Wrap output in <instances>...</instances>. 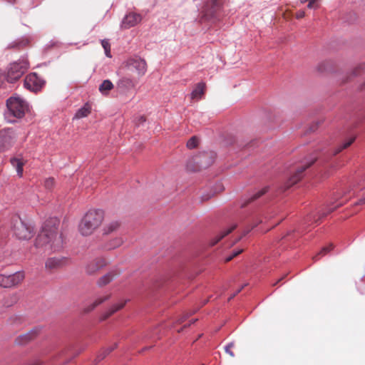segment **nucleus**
Here are the masks:
<instances>
[{"label": "nucleus", "instance_id": "72a5a7b5", "mask_svg": "<svg viewBox=\"0 0 365 365\" xmlns=\"http://www.w3.org/2000/svg\"><path fill=\"white\" fill-rule=\"evenodd\" d=\"M235 347V344L233 342H231L230 344H228L225 347V351L227 354H228L231 357H234L235 356V354L234 352L232 351V349Z\"/></svg>", "mask_w": 365, "mask_h": 365}, {"label": "nucleus", "instance_id": "2eb2a0df", "mask_svg": "<svg viewBox=\"0 0 365 365\" xmlns=\"http://www.w3.org/2000/svg\"><path fill=\"white\" fill-rule=\"evenodd\" d=\"M39 329L35 328L30 330L28 333L20 335L16 339V342L19 345L26 344L30 340L34 339L38 334Z\"/></svg>", "mask_w": 365, "mask_h": 365}, {"label": "nucleus", "instance_id": "9b49d317", "mask_svg": "<svg viewBox=\"0 0 365 365\" xmlns=\"http://www.w3.org/2000/svg\"><path fill=\"white\" fill-rule=\"evenodd\" d=\"M15 138V132L12 128H4L0 130V151L7 150Z\"/></svg>", "mask_w": 365, "mask_h": 365}, {"label": "nucleus", "instance_id": "4468645a", "mask_svg": "<svg viewBox=\"0 0 365 365\" xmlns=\"http://www.w3.org/2000/svg\"><path fill=\"white\" fill-rule=\"evenodd\" d=\"M142 21V16L139 14L130 12L123 18L121 27L123 29H130L136 26Z\"/></svg>", "mask_w": 365, "mask_h": 365}, {"label": "nucleus", "instance_id": "423d86ee", "mask_svg": "<svg viewBox=\"0 0 365 365\" xmlns=\"http://www.w3.org/2000/svg\"><path fill=\"white\" fill-rule=\"evenodd\" d=\"M222 4L220 0H210L202 8L200 21H215L219 15Z\"/></svg>", "mask_w": 365, "mask_h": 365}, {"label": "nucleus", "instance_id": "c756f323", "mask_svg": "<svg viewBox=\"0 0 365 365\" xmlns=\"http://www.w3.org/2000/svg\"><path fill=\"white\" fill-rule=\"evenodd\" d=\"M101 44H102L103 48H104L105 53H106V56H108V58H111L112 56L110 53V44H109L108 41L105 39L102 40Z\"/></svg>", "mask_w": 365, "mask_h": 365}, {"label": "nucleus", "instance_id": "ea45409f", "mask_svg": "<svg viewBox=\"0 0 365 365\" xmlns=\"http://www.w3.org/2000/svg\"><path fill=\"white\" fill-rule=\"evenodd\" d=\"M327 64V62H322L321 63L319 66H318V68L317 69L321 71V72H323L324 71H326V68H325V66Z\"/></svg>", "mask_w": 365, "mask_h": 365}, {"label": "nucleus", "instance_id": "bb28decb", "mask_svg": "<svg viewBox=\"0 0 365 365\" xmlns=\"http://www.w3.org/2000/svg\"><path fill=\"white\" fill-rule=\"evenodd\" d=\"M29 43L28 39H21L14 41L8 46L9 48H21L26 46Z\"/></svg>", "mask_w": 365, "mask_h": 365}, {"label": "nucleus", "instance_id": "f8f14e48", "mask_svg": "<svg viewBox=\"0 0 365 365\" xmlns=\"http://www.w3.org/2000/svg\"><path fill=\"white\" fill-rule=\"evenodd\" d=\"M316 160V158L312 160L310 162L306 163L304 165H302L299 168L296 173L290 177V178L287 180V182L284 185V191L288 190L292 185L296 184L299 180H300L303 176L304 171L310 167Z\"/></svg>", "mask_w": 365, "mask_h": 365}, {"label": "nucleus", "instance_id": "79ce46f5", "mask_svg": "<svg viewBox=\"0 0 365 365\" xmlns=\"http://www.w3.org/2000/svg\"><path fill=\"white\" fill-rule=\"evenodd\" d=\"M5 79V76L4 74L3 73V72H1L0 71V86L1 85V83L4 82Z\"/></svg>", "mask_w": 365, "mask_h": 365}, {"label": "nucleus", "instance_id": "c03bdc74", "mask_svg": "<svg viewBox=\"0 0 365 365\" xmlns=\"http://www.w3.org/2000/svg\"><path fill=\"white\" fill-rule=\"evenodd\" d=\"M357 204H358V205H364V204H365V197H364V198H361V199H360V200L357 202Z\"/></svg>", "mask_w": 365, "mask_h": 365}, {"label": "nucleus", "instance_id": "b1692460", "mask_svg": "<svg viewBox=\"0 0 365 365\" xmlns=\"http://www.w3.org/2000/svg\"><path fill=\"white\" fill-rule=\"evenodd\" d=\"M269 190V187H264L262 188L261 190L257 191L255 193H254L247 201L245 203L242 205V206H245L247 204L253 202L254 200H256L257 199L262 197L263 195H264Z\"/></svg>", "mask_w": 365, "mask_h": 365}, {"label": "nucleus", "instance_id": "c85d7f7f", "mask_svg": "<svg viewBox=\"0 0 365 365\" xmlns=\"http://www.w3.org/2000/svg\"><path fill=\"white\" fill-rule=\"evenodd\" d=\"M199 140L196 136H192L187 142V147L189 149H194L197 147Z\"/></svg>", "mask_w": 365, "mask_h": 365}, {"label": "nucleus", "instance_id": "393cba45", "mask_svg": "<svg viewBox=\"0 0 365 365\" xmlns=\"http://www.w3.org/2000/svg\"><path fill=\"white\" fill-rule=\"evenodd\" d=\"M108 299V296H105L102 297H99L97 299H96L93 303H91L89 306H88L86 308H85L86 312H89L93 310L99 304L103 303Z\"/></svg>", "mask_w": 365, "mask_h": 365}, {"label": "nucleus", "instance_id": "cd10ccee", "mask_svg": "<svg viewBox=\"0 0 365 365\" xmlns=\"http://www.w3.org/2000/svg\"><path fill=\"white\" fill-rule=\"evenodd\" d=\"M354 138H351L349 140H347L345 143H344L341 145L339 146L334 152V155H336L339 153L341 150L347 148L349 146H350L352 143L354 141Z\"/></svg>", "mask_w": 365, "mask_h": 365}, {"label": "nucleus", "instance_id": "a19ab883", "mask_svg": "<svg viewBox=\"0 0 365 365\" xmlns=\"http://www.w3.org/2000/svg\"><path fill=\"white\" fill-rule=\"evenodd\" d=\"M190 314H186L185 315H183L182 317H181L178 320V323H182L188 317H189Z\"/></svg>", "mask_w": 365, "mask_h": 365}, {"label": "nucleus", "instance_id": "49530a36", "mask_svg": "<svg viewBox=\"0 0 365 365\" xmlns=\"http://www.w3.org/2000/svg\"><path fill=\"white\" fill-rule=\"evenodd\" d=\"M145 116H140V117L139 118V122H140V123H143V122H145Z\"/></svg>", "mask_w": 365, "mask_h": 365}, {"label": "nucleus", "instance_id": "8fccbe9b", "mask_svg": "<svg viewBox=\"0 0 365 365\" xmlns=\"http://www.w3.org/2000/svg\"><path fill=\"white\" fill-rule=\"evenodd\" d=\"M309 0H300L301 3L304 4L305 2H308Z\"/></svg>", "mask_w": 365, "mask_h": 365}, {"label": "nucleus", "instance_id": "e433bc0d", "mask_svg": "<svg viewBox=\"0 0 365 365\" xmlns=\"http://www.w3.org/2000/svg\"><path fill=\"white\" fill-rule=\"evenodd\" d=\"M364 65H359L356 66L352 71V76H355L360 73V72L364 69Z\"/></svg>", "mask_w": 365, "mask_h": 365}, {"label": "nucleus", "instance_id": "de8ad7c7", "mask_svg": "<svg viewBox=\"0 0 365 365\" xmlns=\"http://www.w3.org/2000/svg\"><path fill=\"white\" fill-rule=\"evenodd\" d=\"M284 277H281L277 282L273 284V286H275L279 282L282 281L284 279Z\"/></svg>", "mask_w": 365, "mask_h": 365}, {"label": "nucleus", "instance_id": "39448f33", "mask_svg": "<svg viewBox=\"0 0 365 365\" xmlns=\"http://www.w3.org/2000/svg\"><path fill=\"white\" fill-rule=\"evenodd\" d=\"M136 84V81L129 78H120L115 90V98L122 103L129 101L135 95Z\"/></svg>", "mask_w": 365, "mask_h": 365}, {"label": "nucleus", "instance_id": "412c9836", "mask_svg": "<svg viewBox=\"0 0 365 365\" xmlns=\"http://www.w3.org/2000/svg\"><path fill=\"white\" fill-rule=\"evenodd\" d=\"M91 106L88 103H86L76 111L73 118L80 119L87 117L91 113Z\"/></svg>", "mask_w": 365, "mask_h": 365}, {"label": "nucleus", "instance_id": "0eeeda50", "mask_svg": "<svg viewBox=\"0 0 365 365\" xmlns=\"http://www.w3.org/2000/svg\"><path fill=\"white\" fill-rule=\"evenodd\" d=\"M29 62L25 58H21L10 64L6 79L10 83H14L19 80L28 70Z\"/></svg>", "mask_w": 365, "mask_h": 365}, {"label": "nucleus", "instance_id": "f257e3e1", "mask_svg": "<svg viewBox=\"0 0 365 365\" xmlns=\"http://www.w3.org/2000/svg\"><path fill=\"white\" fill-rule=\"evenodd\" d=\"M35 245L37 247H45L46 250L56 252L62 248L63 239L61 235H58L57 227H48L46 225L38 235Z\"/></svg>", "mask_w": 365, "mask_h": 365}, {"label": "nucleus", "instance_id": "58836bf2", "mask_svg": "<svg viewBox=\"0 0 365 365\" xmlns=\"http://www.w3.org/2000/svg\"><path fill=\"white\" fill-rule=\"evenodd\" d=\"M304 16H305V11H302V10L298 11L295 14L296 18L298 19L304 18Z\"/></svg>", "mask_w": 365, "mask_h": 365}, {"label": "nucleus", "instance_id": "473e14b6", "mask_svg": "<svg viewBox=\"0 0 365 365\" xmlns=\"http://www.w3.org/2000/svg\"><path fill=\"white\" fill-rule=\"evenodd\" d=\"M114 313V307H110L108 311L103 312L101 316V320L104 321Z\"/></svg>", "mask_w": 365, "mask_h": 365}, {"label": "nucleus", "instance_id": "a18cd8bd", "mask_svg": "<svg viewBox=\"0 0 365 365\" xmlns=\"http://www.w3.org/2000/svg\"><path fill=\"white\" fill-rule=\"evenodd\" d=\"M122 243H123L122 240H117L115 239V247H116V246H120V245H122Z\"/></svg>", "mask_w": 365, "mask_h": 365}, {"label": "nucleus", "instance_id": "3c124183", "mask_svg": "<svg viewBox=\"0 0 365 365\" xmlns=\"http://www.w3.org/2000/svg\"><path fill=\"white\" fill-rule=\"evenodd\" d=\"M334 210H336V207H334V209H331V212L334 211Z\"/></svg>", "mask_w": 365, "mask_h": 365}, {"label": "nucleus", "instance_id": "6e6552de", "mask_svg": "<svg viewBox=\"0 0 365 365\" xmlns=\"http://www.w3.org/2000/svg\"><path fill=\"white\" fill-rule=\"evenodd\" d=\"M127 68L132 73H135L138 76H143L147 71V63L145 61L139 56L129 58L120 67Z\"/></svg>", "mask_w": 365, "mask_h": 365}, {"label": "nucleus", "instance_id": "5701e85b", "mask_svg": "<svg viewBox=\"0 0 365 365\" xmlns=\"http://www.w3.org/2000/svg\"><path fill=\"white\" fill-rule=\"evenodd\" d=\"M114 231V222L110 220L105 224H103L101 228V234L103 237H107L113 233Z\"/></svg>", "mask_w": 365, "mask_h": 365}, {"label": "nucleus", "instance_id": "a211bd4d", "mask_svg": "<svg viewBox=\"0 0 365 365\" xmlns=\"http://www.w3.org/2000/svg\"><path fill=\"white\" fill-rule=\"evenodd\" d=\"M114 279V271H110L101 276L97 281V285L99 287H104L111 283Z\"/></svg>", "mask_w": 365, "mask_h": 365}, {"label": "nucleus", "instance_id": "f3484780", "mask_svg": "<svg viewBox=\"0 0 365 365\" xmlns=\"http://www.w3.org/2000/svg\"><path fill=\"white\" fill-rule=\"evenodd\" d=\"M65 259L63 257H51L46 262V267L49 269L60 268L63 265Z\"/></svg>", "mask_w": 365, "mask_h": 365}, {"label": "nucleus", "instance_id": "f03ea898", "mask_svg": "<svg viewBox=\"0 0 365 365\" xmlns=\"http://www.w3.org/2000/svg\"><path fill=\"white\" fill-rule=\"evenodd\" d=\"M105 212L101 209L88 210L78 225V230L83 236L92 235L106 220Z\"/></svg>", "mask_w": 365, "mask_h": 365}, {"label": "nucleus", "instance_id": "7c9ffc66", "mask_svg": "<svg viewBox=\"0 0 365 365\" xmlns=\"http://www.w3.org/2000/svg\"><path fill=\"white\" fill-rule=\"evenodd\" d=\"M209 154L205 153L202 156H200L198 158H197V162L201 165L202 167H207L212 163V159H210L209 162L207 163H203V159L206 158Z\"/></svg>", "mask_w": 365, "mask_h": 365}, {"label": "nucleus", "instance_id": "37998d69", "mask_svg": "<svg viewBox=\"0 0 365 365\" xmlns=\"http://www.w3.org/2000/svg\"><path fill=\"white\" fill-rule=\"evenodd\" d=\"M106 356V354H100L99 356H97V359L96 360L98 361H100L101 360H102L103 359H104V357Z\"/></svg>", "mask_w": 365, "mask_h": 365}, {"label": "nucleus", "instance_id": "4be33fe9", "mask_svg": "<svg viewBox=\"0 0 365 365\" xmlns=\"http://www.w3.org/2000/svg\"><path fill=\"white\" fill-rule=\"evenodd\" d=\"M113 88V84L110 80H104L99 86V91L103 96L108 95Z\"/></svg>", "mask_w": 365, "mask_h": 365}, {"label": "nucleus", "instance_id": "7ed1b4c3", "mask_svg": "<svg viewBox=\"0 0 365 365\" xmlns=\"http://www.w3.org/2000/svg\"><path fill=\"white\" fill-rule=\"evenodd\" d=\"M6 110L4 112L5 120L11 123L22 118L29 110L28 103L19 96H11L6 100Z\"/></svg>", "mask_w": 365, "mask_h": 365}, {"label": "nucleus", "instance_id": "4c0bfd02", "mask_svg": "<svg viewBox=\"0 0 365 365\" xmlns=\"http://www.w3.org/2000/svg\"><path fill=\"white\" fill-rule=\"evenodd\" d=\"M126 302H127L126 300H122L120 302H118V304L115 303V312L121 309L125 306Z\"/></svg>", "mask_w": 365, "mask_h": 365}, {"label": "nucleus", "instance_id": "aec40b11", "mask_svg": "<svg viewBox=\"0 0 365 365\" xmlns=\"http://www.w3.org/2000/svg\"><path fill=\"white\" fill-rule=\"evenodd\" d=\"M236 228V225H232L230 227L227 229L226 230L222 232L220 234L215 236L214 238H212L210 240V245L214 246L218 242H220L223 237H225L226 235L232 232Z\"/></svg>", "mask_w": 365, "mask_h": 365}, {"label": "nucleus", "instance_id": "ddd939ff", "mask_svg": "<svg viewBox=\"0 0 365 365\" xmlns=\"http://www.w3.org/2000/svg\"><path fill=\"white\" fill-rule=\"evenodd\" d=\"M107 264V261L103 257H97L89 261L85 267L86 272L88 274H93L99 269H102Z\"/></svg>", "mask_w": 365, "mask_h": 365}, {"label": "nucleus", "instance_id": "603ef678", "mask_svg": "<svg viewBox=\"0 0 365 365\" xmlns=\"http://www.w3.org/2000/svg\"><path fill=\"white\" fill-rule=\"evenodd\" d=\"M334 210H336V207H334V209H331V212L334 211Z\"/></svg>", "mask_w": 365, "mask_h": 365}, {"label": "nucleus", "instance_id": "c9c22d12", "mask_svg": "<svg viewBox=\"0 0 365 365\" xmlns=\"http://www.w3.org/2000/svg\"><path fill=\"white\" fill-rule=\"evenodd\" d=\"M307 7L309 9H318L319 7L318 0H309L308 1Z\"/></svg>", "mask_w": 365, "mask_h": 365}, {"label": "nucleus", "instance_id": "dca6fc26", "mask_svg": "<svg viewBox=\"0 0 365 365\" xmlns=\"http://www.w3.org/2000/svg\"><path fill=\"white\" fill-rule=\"evenodd\" d=\"M205 88L206 84L205 83L200 82L197 83L191 93V98L195 101L201 99L205 93Z\"/></svg>", "mask_w": 365, "mask_h": 365}, {"label": "nucleus", "instance_id": "20e7f679", "mask_svg": "<svg viewBox=\"0 0 365 365\" xmlns=\"http://www.w3.org/2000/svg\"><path fill=\"white\" fill-rule=\"evenodd\" d=\"M11 230L13 235L20 240H29L34 235V227L19 215L11 217Z\"/></svg>", "mask_w": 365, "mask_h": 365}, {"label": "nucleus", "instance_id": "1a4fd4ad", "mask_svg": "<svg viewBox=\"0 0 365 365\" xmlns=\"http://www.w3.org/2000/svg\"><path fill=\"white\" fill-rule=\"evenodd\" d=\"M23 272H16L14 274L0 275V285L4 287H11L19 284L24 279Z\"/></svg>", "mask_w": 365, "mask_h": 365}, {"label": "nucleus", "instance_id": "f704fd0d", "mask_svg": "<svg viewBox=\"0 0 365 365\" xmlns=\"http://www.w3.org/2000/svg\"><path fill=\"white\" fill-rule=\"evenodd\" d=\"M243 252L242 249H238L236 251H234L230 256L227 257L225 259V262H230L231 261L234 257H237L240 254H241Z\"/></svg>", "mask_w": 365, "mask_h": 365}, {"label": "nucleus", "instance_id": "9d476101", "mask_svg": "<svg viewBox=\"0 0 365 365\" xmlns=\"http://www.w3.org/2000/svg\"><path fill=\"white\" fill-rule=\"evenodd\" d=\"M44 81L36 73L27 75L24 79V87L34 92L39 91L43 86Z\"/></svg>", "mask_w": 365, "mask_h": 365}, {"label": "nucleus", "instance_id": "6ab92c4d", "mask_svg": "<svg viewBox=\"0 0 365 365\" xmlns=\"http://www.w3.org/2000/svg\"><path fill=\"white\" fill-rule=\"evenodd\" d=\"M11 164L15 168L17 175L19 177L21 178L23 176V166L25 163V161L21 158H12L10 160Z\"/></svg>", "mask_w": 365, "mask_h": 365}, {"label": "nucleus", "instance_id": "09e8293b", "mask_svg": "<svg viewBox=\"0 0 365 365\" xmlns=\"http://www.w3.org/2000/svg\"><path fill=\"white\" fill-rule=\"evenodd\" d=\"M306 221H307V222H309V221H311V217L307 216V218H306Z\"/></svg>", "mask_w": 365, "mask_h": 365}, {"label": "nucleus", "instance_id": "a878e982", "mask_svg": "<svg viewBox=\"0 0 365 365\" xmlns=\"http://www.w3.org/2000/svg\"><path fill=\"white\" fill-rule=\"evenodd\" d=\"M334 249V245L329 244L328 246L323 247L321 251L313 257V259L319 260L322 257L326 255L328 252Z\"/></svg>", "mask_w": 365, "mask_h": 365}, {"label": "nucleus", "instance_id": "864d4df0", "mask_svg": "<svg viewBox=\"0 0 365 365\" xmlns=\"http://www.w3.org/2000/svg\"><path fill=\"white\" fill-rule=\"evenodd\" d=\"M196 321H197V319H194V320H192V322L193 323V322H196Z\"/></svg>", "mask_w": 365, "mask_h": 365}, {"label": "nucleus", "instance_id": "2f4dec72", "mask_svg": "<svg viewBox=\"0 0 365 365\" xmlns=\"http://www.w3.org/2000/svg\"><path fill=\"white\" fill-rule=\"evenodd\" d=\"M55 185V181L53 178H48L44 181V187L46 189L50 190H51Z\"/></svg>", "mask_w": 365, "mask_h": 365}]
</instances>
